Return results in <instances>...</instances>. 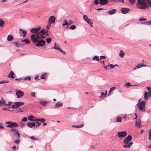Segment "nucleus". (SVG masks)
<instances>
[{"label": "nucleus", "instance_id": "nucleus-5", "mask_svg": "<svg viewBox=\"0 0 151 151\" xmlns=\"http://www.w3.org/2000/svg\"><path fill=\"white\" fill-rule=\"evenodd\" d=\"M132 139V137L130 135H128L126 138L123 140V142L125 144H129Z\"/></svg>", "mask_w": 151, "mask_h": 151}, {"label": "nucleus", "instance_id": "nucleus-33", "mask_svg": "<svg viewBox=\"0 0 151 151\" xmlns=\"http://www.w3.org/2000/svg\"><path fill=\"white\" fill-rule=\"evenodd\" d=\"M46 73H45L41 75L40 76V78L41 79H46Z\"/></svg>", "mask_w": 151, "mask_h": 151}, {"label": "nucleus", "instance_id": "nucleus-37", "mask_svg": "<svg viewBox=\"0 0 151 151\" xmlns=\"http://www.w3.org/2000/svg\"><path fill=\"white\" fill-rule=\"evenodd\" d=\"M106 92L105 93H104L103 92H101V96L100 97L105 98L106 96Z\"/></svg>", "mask_w": 151, "mask_h": 151}, {"label": "nucleus", "instance_id": "nucleus-31", "mask_svg": "<svg viewBox=\"0 0 151 151\" xmlns=\"http://www.w3.org/2000/svg\"><path fill=\"white\" fill-rule=\"evenodd\" d=\"M124 55L125 54L124 52L122 50H121L120 51V52L119 53V56L121 58H123L124 56Z\"/></svg>", "mask_w": 151, "mask_h": 151}, {"label": "nucleus", "instance_id": "nucleus-54", "mask_svg": "<svg viewBox=\"0 0 151 151\" xmlns=\"http://www.w3.org/2000/svg\"><path fill=\"white\" fill-rule=\"evenodd\" d=\"M35 123H36V125H35L36 126V127H39L40 125V124H41L40 123L38 122H36Z\"/></svg>", "mask_w": 151, "mask_h": 151}, {"label": "nucleus", "instance_id": "nucleus-64", "mask_svg": "<svg viewBox=\"0 0 151 151\" xmlns=\"http://www.w3.org/2000/svg\"><path fill=\"white\" fill-rule=\"evenodd\" d=\"M12 104V102L11 101H9L8 102V104H5V105H8L9 106H10Z\"/></svg>", "mask_w": 151, "mask_h": 151}, {"label": "nucleus", "instance_id": "nucleus-25", "mask_svg": "<svg viewBox=\"0 0 151 151\" xmlns=\"http://www.w3.org/2000/svg\"><path fill=\"white\" fill-rule=\"evenodd\" d=\"M49 102L45 101H39V103L42 105L43 106H45Z\"/></svg>", "mask_w": 151, "mask_h": 151}, {"label": "nucleus", "instance_id": "nucleus-9", "mask_svg": "<svg viewBox=\"0 0 151 151\" xmlns=\"http://www.w3.org/2000/svg\"><path fill=\"white\" fill-rule=\"evenodd\" d=\"M45 44V41L43 40H41L37 42L36 45L38 47H40L44 46Z\"/></svg>", "mask_w": 151, "mask_h": 151}, {"label": "nucleus", "instance_id": "nucleus-35", "mask_svg": "<svg viewBox=\"0 0 151 151\" xmlns=\"http://www.w3.org/2000/svg\"><path fill=\"white\" fill-rule=\"evenodd\" d=\"M54 45V47H52V48H53L56 50H59V49H60V48H59L58 46H59V45L58 44L56 45L55 43Z\"/></svg>", "mask_w": 151, "mask_h": 151}, {"label": "nucleus", "instance_id": "nucleus-11", "mask_svg": "<svg viewBox=\"0 0 151 151\" xmlns=\"http://www.w3.org/2000/svg\"><path fill=\"white\" fill-rule=\"evenodd\" d=\"M30 39L33 43H35L38 41L37 39L35 37V35L34 34H32L30 36Z\"/></svg>", "mask_w": 151, "mask_h": 151}, {"label": "nucleus", "instance_id": "nucleus-59", "mask_svg": "<svg viewBox=\"0 0 151 151\" xmlns=\"http://www.w3.org/2000/svg\"><path fill=\"white\" fill-rule=\"evenodd\" d=\"M142 24H146L147 25H148L149 24L150 25V20L147 22H146L142 23Z\"/></svg>", "mask_w": 151, "mask_h": 151}, {"label": "nucleus", "instance_id": "nucleus-23", "mask_svg": "<svg viewBox=\"0 0 151 151\" xmlns=\"http://www.w3.org/2000/svg\"><path fill=\"white\" fill-rule=\"evenodd\" d=\"M6 103V101L2 97H0V106L5 104Z\"/></svg>", "mask_w": 151, "mask_h": 151}, {"label": "nucleus", "instance_id": "nucleus-42", "mask_svg": "<svg viewBox=\"0 0 151 151\" xmlns=\"http://www.w3.org/2000/svg\"><path fill=\"white\" fill-rule=\"evenodd\" d=\"M23 80H31V77L30 76L25 77L23 79Z\"/></svg>", "mask_w": 151, "mask_h": 151}, {"label": "nucleus", "instance_id": "nucleus-48", "mask_svg": "<svg viewBox=\"0 0 151 151\" xmlns=\"http://www.w3.org/2000/svg\"><path fill=\"white\" fill-rule=\"evenodd\" d=\"M76 28V26L74 25H72L70 26L69 27V29H72L73 30Z\"/></svg>", "mask_w": 151, "mask_h": 151}, {"label": "nucleus", "instance_id": "nucleus-26", "mask_svg": "<svg viewBox=\"0 0 151 151\" xmlns=\"http://www.w3.org/2000/svg\"><path fill=\"white\" fill-rule=\"evenodd\" d=\"M63 104L62 103L58 102L56 103L55 106V107L58 108L63 106Z\"/></svg>", "mask_w": 151, "mask_h": 151}, {"label": "nucleus", "instance_id": "nucleus-1", "mask_svg": "<svg viewBox=\"0 0 151 151\" xmlns=\"http://www.w3.org/2000/svg\"><path fill=\"white\" fill-rule=\"evenodd\" d=\"M137 8L142 9L145 10L149 8L148 5L151 7V1L150 0H137Z\"/></svg>", "mask_w": 151, "mask_h": 151}, {"label": "nucleus", "instance_id": "nucleus-32", "mask_svg": "<svg viewBox=\"0 0 151 151\" xmlns=\"http://www.w3.org/2000/svg\"><path fill=\"white\" fill-rule=\"evenodd\" d=\"M92 60L99 61V59L98 56L95 55L93 58Z\"/></svg>", "mask_w": 151, "mask_h": 151}, {"label": "nucleus", "instance_id": "nucleus-49", "mask_svg": "<svg viewBox=\"0 0 151 151\" xmlns=\"http://www.w3.org/2000/svg\"><path fill=\"white\" fill-rule=\"evenodd\" d=\"M123 147L124 148H130V147L129 144H125V145H124L123 146Z\"/></svg>", "mask_w": 151, "mask_h": 151}, {"label": "nucleus", "instance_id": "nucleus-15", "mask_svg": "<svg viewBox=\"0 0 151 151\" xmlns=\"http://www.w3.org/2000/svg\"><path fill=\"white\" fill-rule=\"evenodd\" d=\"M19 31L20 35H21L22 34L21 36L23 37H24L27 33V31L24 30L22 29H20Z\"/></svg>", "mask_w": 151, "mask_h": 151}, {"label": "nucleus", "instance_id": "nucleus-19", "mask_svg": "<svg viewBox=\"0 0 151 151\" xmlns=\"http://www.w3.org/2000/svg\"><path fill=\"white\" fill-rule=\"evenodd\" d=\"M146 66V65L145 64H138L137 66H136L135 68H134L133 70H134L139 68H140L143 67H145Z\"/></svg>", "mask_w": 151, "mask_h": 151}, {"label": "nucleus", "instance_id": "nucleus-61", "mask_svg": "<svg viewBox=\"0 0 151 151\" xmlns=\"http://www.w3.org/2000/svg\"><path fill=\"white\" fill-rule=\"evenodd\" d=\"M12 43L16 46L17 47H18L19 46V45H18V44L17 42H12Z\"/></svg>", "mask_w": 151, "mask_h": 151}, {"label": "nucleus", "instance_id": "nucleus-4", "mask_svg": "<svg viewBox=\"0 0 151 151\" xmlns=\"http://www.w3.org/2000/svg\"><path fill=\"white\" fill-rule=\"evenodd\" d=\"M83 19L87 23L90 25L91 27H93V26L92 24H93V22L92 21L89 19L86 15H84L83 16Z\"/></svg>", "mask_w": 151, "mask_h": 151}, {"label": "nucleus", "instance_id": "nucleus-8", "mask_svg": "<svg viewBox=\"0 0 151 151\" xmlns=\"http://www.w3.org/2000/svg\"><path fill=\"white\" fill-rule=\"evenodd\" d=\"M127 134L126 131L118 132L117 136L119 138H124L127 135Z\"/></svg>", "mask_w": 151, "mask_h": 151}, {"label": "nucleus", "instance_id": "nucleus-36", "mask_svg": "<svg viewBox=\"0 0 151 151\" xmlns=\"http://www.w3.org/2000/svg\"><path fill=\"white\" fill-rule=\"evenodd\" d=\"M36 121H40L42 122H45L46 120L44 119H36Z\"/></svg>", "mask_w": 151, "mask_h": 151}, {"label": "nucleus", "instance_id": "nucleus-51", "mask_svg": "<svg viewBox=\"0 0 151 151\" xmlns=\"http://www.w3.org/2000/svg\"><path fill=\"white\" fill-rule=\"evenodd\" d=\"M139 21H146L145 18L143 17H141L140 19H139Z\"/></svg>", "mask_w": 151, "mask_h": 151}, {"label": "nucleus", "instance_id": "nucleus-46", "mask_svg": "<svg viewBox=\"0 0 151 151\" xmlns=\"http://www.w3.org/2000/svg\"><path fill=\"white\" fill-rule=\"evenodd\" d=\"M51 24L49 23V22L47 25V26L46 27V29H50V28L51 26Z\"/></svg>", "mask_w": 151, "mask_h": 151}, {"label": "nucleus", "instance_id": "nucleus-17", "mask_svg": "<svg viewBox=\"0 0 151 151\" xmlns=\"http://www.w3.org/2000/svg\"><path fill=\"white\" fill-rule=\"evenodd\" d=\"M141 120L139 119L137 120L136 122L135 126L137 127H140L142 126V125L140 124Z\"/></svg>", "mask_w": 151, "mask_h": 151}, {"label": "nucleus", "instance_id": "nucleus-29", "mask_svg": "<svg viewBox=\"0 0 151 151\" xmlns=\"http://www.w3.org/2000/svg\"><path fill=\"white\" fill-rule=\"evenodd\" d=\"M25 42L26 44H29L30 42L29 40L27 39H25L24 40L21 41V42Z\"/></svg>", "mask_w": 151, "mask_h": 151}, {"label": "nucleus", "instance_id": "nucleus-30", "mask_svg": "<svg viewBox=\"0 0 151 151\" xmlns=\"http://www.w3.org/2000/svg\"><path fill=\"white\" fill-rule=\"evenodd\" d=\"M83 127V124H81L78 125H73L72 126V127H75V128H81Z\"/></svg>", "mask_w": 151, "mask_h": 151}, {"label": "nucleus", "instance_id": "nucleus-50", "mask_svg": "<svg viewBox=\"0 0 151 151\" xmlns=\"http://www.w3.org/2000/svg\"><path fill=\"white\" fill-rule=\"evenodd\" d=\"M108 66L110 67L109 69H113L114 68V65H113L112 64L108 65Z\"/></svg>", "mask_w": 151, "mask_h": 151}, {"label": "nucleus", "instance_id": "nucleus-7", "mask_svg": "<svg viewBox=\"0 0 151 151\" xmlns=\"http://www.w3.org/2000/svg\"><path fill=\"white\" fill-rule=\"evenodd\" d=\"M41 28L40 27H38L37 28H33L31 29L30 32H31L34 34H38V31L41 29Z\"/></svg>", "mask_w": 151, "mask_h": 151}, {"label": "nucleus", "instance_id": "nucleus-44", "mask_svg": "<svg viewBox=\"0 0 151 151\" xmlns=\"http://www.w3.org/2000/svg\"><path fill=\"white\" fill-rule=\"evenodd\" d=\"M149 140H151V129H150L149 131Z\"/></svg>", "mask_w": 151, "mask_h": 151}, {"label": "nucleus", "instance_id": "nucleus-18", "mask_svg": "<svg viewBox=\"0 0 151 151\" xmlns=\"http://www.w3.org/2000/svg\"><path fill=\"white\" fill-rule=\"evenodd\" d=\"M14 104H15V105L17 106V107L18 108L20 106L23 105L24 104V102L22 101L20 102H16L14 103Z\"/></svg>", "mask_w": 151, "mask_h": 151}, {"label": "nucleus", "instance_id": "nucleus-56", "mask_svg": "<svg viewBox=\"0 0 151 151\" xmlns=\"http://www.w3.org/2000/svg\"><path fill=\"white\" fill-rule=\"evenodd\" d=\"M27 121V119L26 117H24L22 120V122H26Z\"/></svg>", "mask_w": 151, "mask_h": 151}, {"label": "nucleus", "instance_id": "nucleus-52", "mask_svg": "<svg viewBox=\"0 0 151 151\" xmlns=\"http://www.w3.org/2000/svg\"><path fill=\"white\" fill-rule=\"evenodd\" d=\"M25 125L24 123L22 122V121H21L20 122V126L22 127H23Z\"/></svg>", "mask_w": 151, "mask_h": 151}, {"label": "nucleus", "instance_id": "nucleus-16", "mask_svg": "<svg viewBox=\"0 0 151 151\" xmlns=\"http://www.w3.org/2000/svg\"><path fill=\"white\" fill-rule=\"evenodd\" d=\"M14 137L15 139H19L20 134L19 133L18 130H17L14 133Z\"/></svg>", "mask_w": 151, "mask_h": 151}, {"label": "nucleus", "instance_id": "nucleus-57", "mask_svg": "<svg viewBox=\"0 0 151 151\" xmlns=\"http://www.w3.org/2000/svg\"><path fill=\"white\" fill-rule=\"evenodd\" d=\"M106 58V57L104 56H103V55H101L99 58V59H101V60L102 59H105Z\"/></svg>", "mask_w": 151, "mask_h": 151}, {"label": "nucleus", "instance_id": "nucleus-62", "mask_svg": "<svg viewBox=\"0 0 151 151\" xmlns=\"http://www.w3.org/2000/svg\"><path fill=\"white\" fill-rule=\"evenodd\" d=\"M28 1V0H25V1H23L22 3H20L19 4H18L17 5H19V4H23L24 3H27V2Z\"/></svg>", "mask_w": 151, "mask_h": 151}, {"label": "nucleus", "instance_id": "nucleus-20", "mask_svg": "<svg viewBox=\"0 0 151 151\" xmlns=\"http://www.w3.org/2000/svg\"><path fill=\"white\" fill-rule=\"evenodd\" d=\"M14 73L12 71H11L8 75L7 77L12 78H14Z\"/></svg>", "mask_w": 151, "mask_h": 151}, {"label": "nucleus", "instance_id": "nucleus-58", "mask_svg": "<svg viewBox=\"0 0 151 151\" xmlns=\"http://www.w3.org/2000/svg\"><path fill=\"white\" fill-rule=\"evenodd\" d=\"M17 130V129L14 128H12L10 129V131L12 132H14Z\"/></svg>", "mask_w": 151, "mask_h": 151}, {"label": "nucleus", "instance_id": "nucleus-63", "mask_svg": "<svg viewBox=\"0 0 151 151\" xmlns=\"http://www.w3.org/2000/svg\"><path fill=\"white\" fill-rule=\"evenodd\" d=\"M94 3L95 5H97L99 4V0H95Z\"/></svg>", "mask_w": 151, "mask_h": 151}, {"label": "nucleus", "instance_id": "nucleus-13", "mask_svg": "<svg viewBox=\"0 0 151 151\" xmlns=\"http://www.w3.org/2000/svg\"><path fill=\"white\" fill-rule=\"evenodd\" d=\"M129 9L128 8L126 7H124L121 9L120 11L123 14H126L129 12Z\"/></svg>", "mask_w": 151, "mask_h": 151}, {"label": "nucleus", "instance_id": "nucleus-12", "mask_svg": "<svg viewBox=\"0 0 151 151\" xmlns=\"http://www.w3.org/2000/svg\"><path fill=\"white\" fill-rule=\"evenodd\" d=\"M48 31L47 30L45 29H43L39 32L38 34H41V33L42 35L48 36Z\"/></svg>", "mask_w": 151, "mask_h": 151}, {"label": "nucleus", "instance_id": "nucleus-39", "mask_svg": "<svg viewBox=\"0 0 151 151\" xmlns=\"http://www.w3.org/2000/svg\"><path fill=\"white\" fill-rule=\"evenodd\" d=\"M68 23L67 22V21L66 20H64L63 21V24H62V26H64L66 25H68Z\"/></svg>", "mask_w": 151, "mask_h": 151}, {"label": "nucleus", "instance_id": "nucleus-21", "mask_svg": "<svg viewBox=\"0 0 151 151\" xmlns=\"http://www.w3.org/2000/svg\"><path fill=\"white\" fill-rule=\"evenodd\" d=\"M116 11L117 10L116 9H113L112 10L108 11L107 12V13L108 14L112 15L114 14Z\"/></svg>", "mask_w": 151, "mask_h": 151}, {"label": "nucleus", "instance_id": "nucleus-34", "mask_svg": "<svg viewBox=\"0 0 151 151\" xmlns=\"http://www.w3.org/2000/svg\"><path fill=\"white\" fill-rule=\"evenodd\" d=\"M4 24L5 22L3 20L1 19H0V27H3Z\"/></svg>", "mask_w": 151, "mask_h": 151}, {"label": "nucleus", "instance_id": "nucleus-53", "mask_svg": "<svg viewBox=\"0 0 151 151\" xmlns=\"http://www.w3.org/2000/svg\"><path fill=\"white\" fill-rule=\"evenodd\" d=\"M17 139L15 140L14 141V142L15 143L17 144H18L20 142V140L19 139Z\"/></svg>", "mask_w": 151, "mask_h": 151}, {"label": "nucleus", "instance_id": "nucleus-60", "mask_svg": "<svg viewBox=\"0 0 151 151\" xmlns=\"http://www.w3.org/2000/svg\"><path fill=\"white\" fill-rule=\"evenodd\" d=\"M23 112V111L21 110L20 108H19L17 110L16 112Z\"/></svg>", "mask_w": 151, "mask_h": 151}, {"label": "nucleus", "instance_id": "nucleus-27", "mask_svg": "<svg viewBox=\"0 0 151 151\" xmlns=\"http://www.w3.org/2000/svg\"><path fill=\"white\" fill-rule=\"evenodd\" d=\"M7 39L8 41H11L13 39V36L11 35H9L7 37Z\"/></svg>", "mask_w": 151, "mask_h": 151}, {"label": "nucleus", "instance_id": "nucleus-22", "mask_svg": "<svg viewBox=\"0 0 151 151\" xmlns=\"http://www.w3.org/2000/svg\"><path fill=\"white\" fill-rule=\"evenodd\" d=\"M28 120L32 121H36V119H33V118H36V117L32 115H30L27 117Z\"/></svg>", "mask_w": 151, "mask_h": 151}, {"label": "nucleus", "instance_id": "nucleus-14", "mask_svg": "<svg viewBox=\"0 0 151 151\" xmlns=\"http://www.w3.org/2000/svg\"><path fill=\"white\" fill-rule=\"evenodd\" d=\"M109 2L108 0H99V4L101 5H105Z\"/></svg>", "mask_w": 151, "mask_h": 151}, {"label": "nucleus", "instance_id": "nucleus-40", "mask_svg": "<svg viewBox=\"0 0 151 151\" xmlns=\"http://www.w3.org/2000/svg\"><path fill=\"white\" fill-rule=\"evenodd\" d=\"M116 89V88L115 87H113L111 88H110V91H109V93L108 94V95H109L110 93L111 92L113 91L114 90H115Z\"/></svg>", "mask_w": 151, "mask_h": 151}, {"label": "nucleus", "instance_id": "nucleus-6", "mask_svg": "<svg viewBox=\"0 0 151 151\" xmlns=\"http://www.w3.org/2000/svg\"><path fill=\"white\" fill-rule=\"evenodd\" d=\"M16 94L17 97L18 98H20L22 97L24 94V92L20 90H18L16 91Z\"/></svg>", "mask_w": 151, "mask_h": 151}, {"label": "nucleus", "instance_id": "nucleus-47", "mask_svg": "<svg viewBox=\"0 0 151 151\" xmlns=\"http://www.w3.org/2000/svg\"><path fill=\"white\" fill-rule=\"evenodd\" d=\"M29 137L32 139L33 140H37L38 139L37 138H35L33 136H32L30 137Z\"/></svg>", "mask_w": 151, "mask_h": 151}, {"label": "nucleus", "instance_id": "nucleus-10", "mask_svg": "<svg viewBox=\"0 0 151 151\" xmlns=\"http://www.w3.org/2000/svg\"><path fill=\"white\" fill-rule=\"evenodd\" d=\"M56 18L54 16H50L48 18V22L51 24L55 23V22Z\"/></svg>", "mask_w": 151, "mask_h": 151}, {"label": "nucleus", "instance_id": "nucleus-2", "mask_svg": "<svg viewBox=\"0 0 151 151\" xmlns=\"http://www.w3.org/2000/svg\"><path fill=\"white\" fill-rule=\"evenodd\" d=\"M137 105L138 107L139 110L140 111L144 112L145 111V101H141L140 103L139 104V103H138Z\"/></svg>", "mask_w": 151, "mask_h": 151}, {"label": "nucleus", "instance_id": "nucleus-45", "mask_svg": "<svg viewBox=\"0 0 151 151\" xmlns=\"http://www.w3.org/2000/svg\"><path fill=\"white\" fill-rule=\"evenodd\" d=\"M116 122H122V118L121 117H118L116 118Z\"/></svg>", "mask_w": 151, "mask_h": 151}, {"label": "nucleus", "instance_id": "nucleus-28", "mask_svg": "<svg viewBox=\"0 0 151 151\" xmlns=\"http://www.w3.org/2000/svg\"><path fill=\"white\" fill-rule=\"evenodd\" d=\"M144 98L145 100H147L149 98L148 97V93L147 92H145L144 94Z\"/></svg>", "mask_w": 151, "mask_h": 151}, {"label": "nucleus", "instance_id": "nucleus-3", "mask_svg": "<svg viewBox=\"0 0 151 151\" xmlns=\"http://www.w3.org/2000/svg\"><path fill=\"white\" fill-rule=\"evenodd\" d=\"M7 124V127L11 128L14 127H17L18 126V125L15 122H6Z\"/></svg>", "mask_w": 151, "mask_h": 151}, {"label": "nucleus", "instance_id": "nucleus-43", "mask_svg": "<svg viewBox=\"0 0 151 151\" xmlns=\"http://www.w3.org/2000/svg\"><path fill=\"white\" fill-rule=\"evenodd\" d=\"M125 85L127 86H136V85H132L130 84V83L129 82H126L125 83Z\"/></svg>", "mask_w": 151, "mask_h": 151}, {"label": "nucleus", "instance_id": "nucleus-55", "mask_svg": "<svg viewBox=\"0 0 151 151\" xmlns=\"http://www.w3.org/2000/svg\"><path fill=\"white\" fill-rule=\"evenodd\" d=\"M12 108L15 109L17 108V106L15 105V104L14 103V104H12Z\"/></svg>", "mask_w": 151, "mask_h": 151}, {"label": "nucleus", "instance_id": "nucleus-41", "mask_svg": "<svg viewBox=\"0 0 151 151\" xmlns=\"http://www.w3.org/2000/svg\"><path fill=\"white\" fill-rule=\"evenodd\" d=\"M46 42L48 44H49L50 43V42L52 41V39L51 38H48L46 39Z\"/></svg>", "mask_w": 151, "mask_h": 151}, {"label": "nucleus", "instance_id": "nucleus-24", "mask_svg": "<svg viewBox=\"0 0 151 151\" xmlns=\"http://www.w3.org/2000/svg\"><path fill=\"white\" fill-rule=\"evenodd\" d=\"M27 126L30 128H32V127L35 128V123H27Z\"/></svg>", "mask_w": 151, "mask_h": 151}, {"label": "nucleus", "instance_id": "nucleus-38", "mask_svg": "<svg viewBox=\"0 0 151 151\" xmlns=\"http://www.w3.org/2000/svg\"><path fill=\"white\" fill-rule=\"evenodd\" d=\"M9 81L6 80H4L0 81V84H2L4 83H8L9 82Z\"/></svg>", "mask_w": 151, "mask_h": 151}]
</instances>
